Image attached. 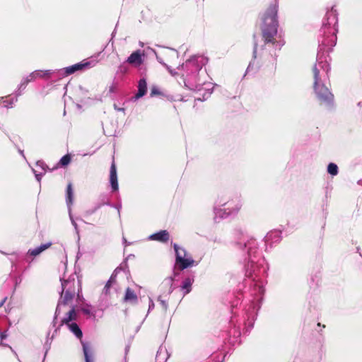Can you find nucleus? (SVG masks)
Wrapping results in <instances>:
<instances>
[{"label": "nucleus", "instance_id": "10", "mask_svg": "<svg viewBox=\"0 0 362 362\" xmlns=\"http://www.w3.org/2000/svg\"><path fill=\"white\" fill-rule=\"evenodd\" d=\"M127 62L130 64L140 65L142 63L141 54L139 50L134 52L128 57Z\"/></svg>", "mask_w": 362, "mask_h": 362}, {"label": "nucleus", "instance_id": "21", "mask_svg": "<svg viewBox=\"0 0 362 362\" xmlns=\"http://www.w3.org/2000/svg\"><path fill=\"white\" fill-rule=\"evenodd\" d=\"M253 54H254V57L257 58V45H255V46Z\"/></svg>", "mask_w": 362, "mask_h": 362}, {"label": "nucleus", "instance_id": "13", "mask_svg": "<svg viewBox=\"0 0 362 362\" xmlns=\"http://www.w3.org/2000/svg\"><path fill=\"white\" fill-rule=\"evenodd\" d=\"M194 280L190 278H187L184 280L182 285V290L184 293V294H187L189 293L191 291V286L193 283Z\"/></svg>", "mask_w": 362, "mask_h": 362}, {"label": "nucleus", "instance_id": "14", "mask_svg": "<svg viewBox=\"0 0 362 362\" xmlns=\"http://www.w3.org/2000/svg\"><path fill=\"white\" fill-rule=\"evenodd\" d=\"M74 202V191L72 189V185L69 183L67 186L66 189V202L69 206L71 205Z\"/></svg>", "mask_w": 362, "mask_h": 362}, {"label": "nucleus", "instance_id": "15", "mask_svg": "<svg viewBox=\"0 0 362 362\" xmlns=\"http://www.w3.org/2000/svg\"><path fill=\"white\" fill-rule=\"evenodd\" d=\"M137 297L136 294L129 288H127L126 291V294L124 297V300L128 302L134 303L136 301Z\"/></svg>", "mask_w": 362, "mask_h": 362}, {"label": "nucleus", "instance_id": "27", "mask_svg": "<svg viewBox=\"0 0 362 362\" xmlns=\"http://www.w3.org/2000/svg\"><path fill=\"white\" fill-rule=\"evenodd\" d=\"M2 305V303L0 305V306Z\"/></svg>", "mask_w": 362, "mask_h": 362}, {"label": "nucleus", "instance_id": "17", "mask_svg": "<svg viewBox=\"0 0 362 362\" xmlns=\"http://www.w3.org/2000/svg\"><path fill=\"white\" fill-rule=\"evenodd\" d=\"M66 281H64L62 283V298H64L65 299V301H68L69 299L71 298L72 297V294L71 292H69V291H65V288H66Z\"/></svg>", "mask_w": 362, "mask_h": 362}, {"label": "nucleus", "instance_id": "25", "mask_svg": "<svg viewBox=\"0 0 362 362\" xmlns=\"http://www.w3.org/2000/svg\"><path fill=\"white\" fill-rule=\"evenodd\" d=\"M4 337H5L4 334H1V337L3 338Z\"/></svg>", "mask_w": 362, "mask_h": 362}, {"label": "nucleus", "instance_id": "5", "mask_svg": "<svg viewBox=\"0 0 362 362\" xmlns=\"http://www.w3.org/2000/svg\"><path fill=\"white\" fill-rule=\"evenodd\" d=\"M51 76L50 71H41V70H36L32 72L29 76H28L23 83L24 85L28 84L29 82L33 81L37 78H43V79H47L49 78Z\"/></svg>", "mask_w": 362, "mask_h": 362}, {"label": "nucleus", "instance_id": "19", "mask_svg": "<svg viewBox=\"0 0 362 362\" xmlns=\"http://www.w3.org/2000/svg\"><path fill=\"white\" fill-rule=\"evenodd\" d=\"M267 64H265L264 62H262L260 66L265 65L266 66H269V65H271L273 67L274 64V58L272 55H267Z\"/></svg>", "mask_w": 362, "mask_h": 362}, {"label": "nucleus", "instance_id": "7", "mask_svg": "<svg viewBox=\"0 0 362 362\" xmlns=\"http://www.w3.org/2000/svg\"><path fill=\"white\" fill-rule=\"evenodd\" d=\"M89 65H90L89 62H84V63L80 62V63L75 64L72 66L66 67L64 69V71H65V73L66 75H70V74L75 73L77 71L83 69L84 68L88 66Z\"/></svg>", "mask_w": 362, "mask_h": 362}, {"label": "nucleus", "instance_id": "1", "mask_svg": "<svg viewBox=\"0 0 362 362\" xmlns=\"http://www.w3.org/2000/svg\"><path fill=\"white\" fill-rule=\"evenodd\" d=\"M277 13L278 6L274 4L266 10L262 18L260 29L262 40L265 44L275 45L277 43L276 39L279 27Z\"/></svg>", "mask_w": 362, "mask_h": 362}, {"label": "nucleus", "instance_id": "20", "mask_svg": "<svg viewBox=\"0 0 362 362\" xmlns=\"http://www.w3.org/2000/svg\"><path fill=\"white\" fill-rule=\"evenodd\" d=\"M162 93L160 91L158 87L153 86L151 88L150 95L151 97L156 96V95H160Z\"/></svg>", "mask_w": 362, "mask_h": 362}, {"label": "nucleus", "instance_id": "2", "mask_svg": "<svg viewBox=\"0 0 362 362\" xmlns=\"http://www.w3.org/2000/svg\"><path fill=\"white\" fill-rule=\"evenodd\" d=\"M70 160H30V167L32 168L37 180L45 174L47 170H53L59 167H65Z\"/></svg>", "mask_w": 362, "mask_h": 362}, {"label": "nucleus", "instance_id": "23", "mask_svg": "<svg viewBox=\"0 0 362 362\" xmlns=\"http://www.w3.org/2000/svg\"><path fill=\"white\" fill-rule=\"evenodd\" d=\"M240 209V206H238L236 207L235 211H238Z\"/></svg>", "mask_w": 362, "mask_h": 362}, {"label": "nucleus", "instance_id": "3", "mask_svg": "<svg viewBox=\"0 0 362 362\" xmlns=\"http://www.w3.org/2000/svg\"><path fill=\"white\" fill-rule=\"evenodd\" d=\"M314 74V89L317 98L321 103H330L333 99V95L323 84H320L319 71L316 66L313 69Z\"/></svg>", "mask_w": 362, "mask_h": 362}, {"label": "nucleus", "instance_id": "26", "mask_svg": "<svg viewBox=\"0 0 362 362\" xmlns=\"http://www.w3.org/2000/svg\"><path fill=\"white\" fill-rule=\"evenodd\" d=\"M199 1H201V3L202 4L204 0H199Z\"/></svg>", "mask_w": 362, "mask_h": 362}, {"label": "nucleus", "instance_id": "11", "mask_svg": "<svg viewBox=\"0 0 362 362\" xmlns=\"http://www.w3.org/2000/svg\"><path fill=\"white\" fill-rule=\"evenodd\" d=\"M83 350L86 358V362H91L93 356V349L88 344L83 343Z\"/></svg>", "mask_w": 362, "mask_h": 362}, {"label": "nucleus", "instance_id": "12", "mask_svg": "<svg viewBox=\"0 0 362 362\" xmlns=\"http://www.w3.org/2000/svg\"><path fill=\"white\" fill-rule=\"evenodd\" d=\"M51 245H52L51 243L42 244L40 246H39L35 249L29 250L28 254L32 256H34V257L37 256V255H40L41 252H42L44 250L49 248L51 246Z\"/></svg>", "mask_w": 362, "mask_h": 362}, {"label": "nucleus", "instance_id": "8", "mask_svg": "<svg viewBox=\"0 0 362 362\" xmlns=\"http://www.w3.org/2000/svg\"><path fill=\"white\" fill-rule=\"evenodd\" d=\"M151 240H156L158 242H166L169 239V233L166 230H160L158 233L151 235L148 237Z\"/></svg>", "mask_w": 362, "mask_h": 362}, {"label": "nucleus", "instance_id": "24", "mask_svg": "<svg viewBox=\"0 0 362 362\" xmlns=\"http://www.w3.org/2000/svg\"><path fill=\"white\" fill-rule=\"evenodd\" d=\"M73 313H74V310L70 311V315H72Z\"/></svg>", "mask_w": 362, "mask_h": 362}, {"label": "nucleus", "instance_id": "6", "mask_svg": "<svg viewBox=\"0 0 362 362\" xmlns=\"http://www.w3.org/2000/svg\"><path fill=\"white\" fill-rule=\"evenodd\" d=\"M110 182L111 184L112 189L114 191H117L119 188L117 182V170L114 163H112L110 174Z\"/></svg>", "mask_w": 362, "mask_h": 362}, {"label": "nucleus", "instance_id": "4", "mask_svg": "<svg viewBox=\"0 0 362 362\" xmlns=\"http://www.w3.org/2000/svg\"><path fill=\"white\" fill-rule=\"evenodd\" d=\"M174 249L176 253V264L180 269H184L194 265V261L183 248L175 244Z\"/></svg>", "mask_w": 362, "mask_h": 362}, {"label": "nucleus", "instance_id": "9", "mask_svg": "<svg viewBox=\"0 0 362 362\" xmlns=\"http://www.w3.org/2000/svg\"><path fill=\"white\" fill-rule=\"evenodd\" d=\"M147 91V83L146 81L144 78H141L139 80L138 83V92L134 96V100H138L139 98L143 97Z\"/></svg>", "mask_w": 362, "mask_h": 362}, {"label": "nucleus", "instance_id": "16", "mask_svg": "<svg viewBox=\"0 0 362 362\" xmlns=\"http://www.w3.org/2000/svg\"><path fill=\"white\" fill-rule=\"evenodd\" d=\"M69 329L78 338H81L82 336V332L75 323L69 324Z\"/></svg>", "mask_w": 362, "mask_h": 362}, {"label": "nucleus", "instance_id": "22", "mask_svg": "<svg viewBox=\"0 0 362 362\" xmlns=\"http://www.w3.org/2000/svg\"><path fill=\"white\" fill-rule=\"evenodd\" d=\"M61 158H64V159L71 158V155L69 153L66 154V155L63 156Z\"/></svg>", "mask_w": 362, "mask_h": 362}, {"label": "nucleus", "instance_id": "18", "mask_svg": "<svg viewBox=\"0 0 362 362\" xmlns=\"http://www.w3.org/2000/svg\"><path fill=\"white\" fill-rule=\"evenodd\" d=\"M327 171L330 175H336L338 173V167L336 164L331 163L327 167Z\"/></svg>", "mask_w": 362, "mask_h": 362}]
</instances>
